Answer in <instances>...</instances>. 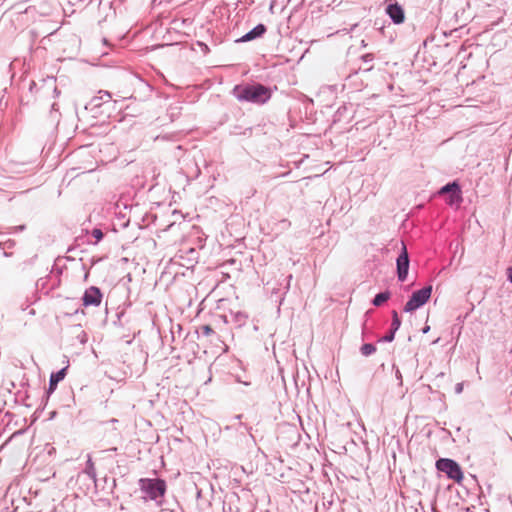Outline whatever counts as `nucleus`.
Segmentation results:
<instances>
[{"label":"nucleus","instance_id":"1","mask_svg":"<svg viewBox=\"0 0 512 512\" xmlns=\"http://www.w3.org/2000/svg\"><path fill=\"white\" fill-rule=\"evenodd\" d=\"M238 97L240 100L263 104L270 99L271 91L261 84L251 85L243 87Z\"/></svg>","mask_w":512,"mask_h":512},{"label":"nucleus","instance_id":"2","mask_svg":"<svg viewBox=\"0 0 512 512\" xmlns=\"http://www.w3.org/2000/svg\"><path fill=\"white\" fill-rule=\"evenodd\" d=\"M436 468L445 473L448 478L454 480L457 483H461L463 480V472L458 463L452 459L441 458L436 462Z\"/></svg>","mask_w":512,"mask_h":512},{"label":"nucleus","instance_id":"3","mask_svg":"<svg viewBox=\"0 0 512 512\" xmlns=\"http://www.w3.org/2000/svg\"><path fill=\"white\" fill-rule=\"evenodd\" d=\"M141 489L152 500L162 497L166 491V483L161 479H141Z\"/></svg>","mask_w":512,"mask_h":512},{"label":"nucleus","instance_id":"4","mask_svg":"<svg viewBox=\"0 0 512 512\" xmlns=\"http://www.w3.org/2000/svg\"><path fill=\"white\" fill-rule=\"evenodd\" d=\"M432 292V287H425L418 291H415L409 301L406 303L404 310L406 312H412L424 305L430 298Z\"/></svg>","mask_w":512,"mask_h":512},{"label":"nucleus","instance_id":"5","mask_svg":"<svg viewBox=\"0 0 512 512\" xmlns=\"http://www.w3.org/2000/svg\"><path fill=\"white\" fill-rule=\"evenodd\" d=\"M439 194H449L447 203L458 206L462 202L461 191L457 183L453 182L442 187Z\"/></svg>","mask_w":512,"mask_h":512},{"label":"nucleus","instance_id":"6","mask_svg":"<svg viewBox=\"0 0 512 512\" xmlns=\"http://www.w3.org/2000/svg\"><path fill=\"white\" fill-rule=\"evenodd\" d=\"M82 300L85 307H97L101 304L102 293L99 288L92 286L85 291Z\"/></svg>","mask_w":512,"mask_h":512},{"label":"nucleus","instance_id":"7","mask_svg":"<svg viewBox=\"0 0 512 512\" xmlns=\"http://www.w3.org/2000/svg\"><path fill=\"white\" fill-rule=\"evenodd\" d=\"M409 269V258L406 246L402 243V253L397 258V273L400 281H404L407 277Z\"/></svg>","mask_w":512,"mask_h":512},{"label":"nucleus","instance_id":"8","mask_svg":"<svg viewBox=\"0 0 512 512\" xmlns=\"http://www.w3.org/2000/svg\"><path fill=\"white\" fill-rule=\"evenodd\" d=\"M386 13L393 20L395 24H401L405 20V14L403 8L397 4H389L386 8Z\"/></svg>","mask_w":512,"mask_h":512},{"label":"nucleus","instance_id":"9","mask_svg":"<svg viewBox=\"0 0 512 512\" xmlns=\"http://www.w3.org/2000/svg\"><path fill=\"white\" fill-rule=\"evenodd\" d=\"M266 32V27L263 24L257 25L251 31L242 36L241 41L247 42L255 38L261 37Z\"/></svg>","mask_w":512,"mask_h":512},{"label":"nucleus","instance_id":"10","mask_svg":"<svg viewBox=\"0 0 512 512\" xmlns=\"http://www.w3.org/2000/svg\"><path fill=\"white\" fill-rule=\"evenodd\" d=\"M66 368H63L62 370L58 371L55 374H52L50 377V389H54L59 381L64 379L65 377Z\"/></svg>","mask_w":512,"mask_h":512},{"label":"nucleus","instance_id":"11","mask_svg":"<svg viewBox=\"0 0 512 512\" xmlns=\"http://www.w3.org/2000/svg\"><path fill=\"white\" fill-rule=\"evenodd\" d=\"M389 297H390V294L388 292L379 293L375 296V298L373 300V304L375 306H380L381 304L386 302L389 299Z\"/></svg>","mask_w":512,"mask_h":512},{"label":"nucleus","instance_id":"12","mask_svg":"<svg viewBox=\"0 0 512 512\" xmlns=\"http://www.w3.org/2000/svg\"><path fill=\"white\" fill-rule=\"evenodd\" d=\"M375 351H376V347L373 344H370V343L364 344L361 347V353L364 356H369L372 353H374Z\"/></svg>","mask_w":512,"mask_h":512},{"label":"nucleus","instance_id":"13","mask_svg":"<svg viewBox=\"0 0 512 512\" xmlns=\"http://www.w3.org/2000/svg\"><path fill=\"white\" fill-rule=\"evenodd\" d=\"M400 319L396 311H393V319H392V328L394 331L398 330L400 327Z\"/></svg>","mask_w":512,"mask_h":512},{"label":"nucleus","instance_id":"14","mask_svg":"<svg viewBox=\"0 0 512 512\" xmlns=\"http://www.w3.org/2000/svg\"><path fill=\"white\" fill-rule=\"evenodd\" d=\"M201 329H202L203 335H205V336H210L214 333V330L210 325H204V326H202Z\"/></svg>","mask_w":512,"mask_h":512},{"label":"nucleus","instance_id":"15","mask_svg":"<svg viewBox=\"0 0 512 512\" xmlns=\"http://www.w3.org/2000/svg\"><path fill=\"white\" fill-rule=\"evenodd\" d=\"M92 236L96 239V241H100L103 238V232L100 229H93Z\"/></svg>","mask_w":512,"mask_h":512},{"label":"nucleus","instance_id":"16","mask_svg":"<svg viewBox=\"0 0 512 512\" xmlns=\"http://www.w3.org/2000/svg\"><path fill=\"white\" fill-rule=\"evenodd\" d=\"M394 333H395V331H394V330H392V331H391V333H390L389 335H387V336H385V337H384V340H385V341H392V340L394 339Z\"/></svg>","mask_w":512,"mask_h":512},{"label":"nucleus","instance_id":"17","mask_svg":"<svg viewBox=\"0 0 512 512\" xmlns=\"http://www.w3.org/2000/svg\"><path fill=\"white\" fill-rule=\"evenodd\" d=\"M508 278L512 282V268L508 269Z\"/></svg>","mask_w":512,"mask_h":512}]
</instances>
